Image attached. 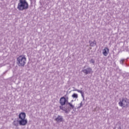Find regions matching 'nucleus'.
Returning <instances> with one entry per match:
<instances>
[{
	"mask_svg": "<svg viewBox=\"0 0 129 129\" xmlns=\"http://www.w3.org/2000/svg\"><path fill=\"white\" fill-rule=\"evenodd\" d=\"M18 122L20 125L25 126L28 123V120L26 118V113L21 112L19 115Z\"/></svg>",
	"mask_w": 129,
	"mask_h": 129,
	"instance_id": "nucleus-1",
	"label": "nucleus"
},
{
	"mask_svg": "<svg viewBox=\"0 0 129 129\" xmlns=\"http://www.w3.org/2000/svg\"><path fill=\"white\" fill-rule=\"evenodd\" d=\"M29 5L26 0H19V3L18 4L17 9L19 11H24L28 10Z\"/></svg>",
	"mask_w": 129,
	"mask_h": 129,
	"instance_id": "nucleus-2",
	"label": "nucleus"
},
{
	"mask_svg": "<svg viewBox=\"0 0 129 129\" xmlns=\"http://www.w3.org/2000/svg\"><path fill=\"white\" fill-rule=\"evenodd\" d=\"M26 62H27V58L24 55H20L17 59V63L20 67H24Z\"/></svg>",
	"mask_w": 129,
	"mask_h": 129,
	"instance_id": "nucleus-3",
	"label": "nucleus"
},
{
	"mask_svg": "<svg viewBox=\"0 0 129 129\" xmlns=\"http://www.w3.org/2000/svg\"><path fill=\"white\" fill-rule=\"evenodd\" d=\"M118 104L121 107H128L129 100L126 98H122L121 100H120Z\"/></svg>",
	"mask_w": 129,
	"mask_h": 129,
	"instance_id": "nucleus-4",
	"label": "nucleus"
},
{
	"mask_svg": "<svg viewBox=\"0 0 129 129\" xmlns=\"http://www.w3.org/2000/svg\"><path fill=\"white\" fill-rule=\"evenodd\" d=\"M82 71L84 73V74L87 75V74H90V73H91L92 69L90 67H88L86 69H84Z\"/></svg>",
	"mask_w": 129,
	"mask_h": 129,
	"instance_id": "nucleus-5",
	"label": "nucleus"
},
{
	"mask_svg": "<svg viewBox=\"0 0 129 129\" xmlns=\"http://www.w3.org/2000/svg\"><path fill=\"white\" fill-rule=\"evenodd\" d=\"M59 103L62 106L66 104V100H65L64 97L60 98V99H59Z\"/></svg>",
	"mask_w": 129,
	"mask_h": 129,
	"instance_id": "nucleus-6",
	"label": "nucleus"
},
{
	"mask_svg": "<svg viewBox=\"0 0 129 129\" xmlns=\"http://www.w3.org/2000/svg\"><path fill=\"white\" fill-rule=\"evenodd\" d=\"M108 53H109V49L107 47H105L103 50V54L104 56H107L108 55Z\"/></svg>",
	"mask_w": 129,
	"mask_h": 129,
	"instance_id": "nucleus-7",
	"label": "nucleus"
},
{
	"mask_svg": "<svg viewBox=\"0 0 129 129\" xmlns=\"http://www.w3.org/2000/svg\"><path fill=\"white\" fill-rule=\"evenodd\" d=\"M56 121H57V122H61L62 120H63V118L62 116L58 115L56 118H55Z\"/></svg>",
	"mask_w": 129,
	"mask_h": 129,
	"instance_id": "nucleus-8",
	"label": "nucleus"
},
{
	"mask_svg": "<svg viewBox=\"0 0 129 129\" xmlns=\"http://www.w3.org/2000/svg\"><path fill=\"white\" fill-rule=\"evenodd\" d=\"M89 43H90V46H91V47H94V46H95L96 44L95 40L94 41H90Z\"/></svg>",
	"mask_w": 129,
	"mask_h": 129,
	"instance_id": "nucleus-9",
	"label": "nucleus"
},
{
	"mask_svg": "<svg viewBox=\"0 0 129 129\" xmlns=\"http://www.w3.org/2000/svg\"><path fill=\"white\" fill-rule=\"evenodd\" d=\"M13 124L15 125V126H19V120H14L13 122Z\"/></svg>",
	"mask_w": 129,
	"mask_h": 129,
	"instance_id": "nucleus-10",
	"label": "nucleus"
},
{
	"mask_svg": "<svg viewBox=\"0 0 129 129\" xmlns=\"http://www.w3.org/2000/svg\"><path fill=\"white\" fill-rule=\"evenodd\" d=\"M67 104L70 107V109H74V107H75V106H74V105L72 104V103H68Z\"/></svg>",
	"mask_w": 129,
	"mask_h": 129,
	"instance_id": "nucleus-11",
	"label": "nucleus"
},
{
	"mask_svg": "<svg viewBox=\"0 0 129 129\" xmlns=\"http://www.w3.org/2000/svg\"><path fill=\"white\" fill-rule=\"evenodd\" d=\"M72 97H73V98H75V99H77V98H78V94H76V93H74L72 95Z\"/></svg>",
	"mask_w": 129,
	"mask_h": 129,
	"instance_id": "nucleus-12",
	"label": "nucleus"
},
{
	"mask_svg": "<svg viewBox=\"0 0 129 129\" xmlns=\"http://www.w3.org/2000/svg\"><path fill=\"white\" fill-rule=\"evenodd\" d=\"M75 91H77V92L80 93L81 94V96H82V95H84V92H83V91L77 89L75 90Z\"/></svg>",
	"mask_w": 129,
	"mask_h": 129,
	"instance_id": "nucleus-13",
	"label": "nucleus"
},
{
	"mask_svg": "<svg viewBox=\"0 0 129 129\" xmlns=\"http://www.w3.org/2000/svg\"><path fill=\"white\" fill-rule=\"evenodd\" d=\"M83 105V102H81V103L79 104V106L77 107V108H81Z\"/></svg>",
	"mask_w": 129,
	"mask_h": 129,
	"instance_id": "nucleus-14",
	"label": "nucleus"
},
{
	"mask_svg": "<svg viewBox=\"0 0 129 129\" xmlns=\"http://www.w3.org/2000/svg\"><path fill=\"white\" fill-rule=\"evenodd\" d=\"M90 63H92V64H94V63H95V60H94V59L93 58L91 59Z\"/></svg>",
	"mask_w": 129,
	"mask_h": 129,
	"instance_id": "nucleus-15",
	"label": "nucleus"
},
{
	"mask_svg": "<svg viewBox=\"0 0 129 129\" xmlns=\"http://www.w3.org/2000/svg\"><path fill=\"white\" fill-rule=\"evenodd\" d=\"M65 100H66V103H67V104H68V97H67V98H65Z\"/></svg>",
	"mask_w": 129,
	"mask_h": 129,
	"instance_id": "nucleus-16",
	"label": "nucleus"
},
{
	"mask_svg": "<svg viewBox=\"0 0 129 129\" xmlns=\"http://www.w3.org/2000/svg\"><path fill=\"white\" fill-rule=\"evenodd\" d=\"M123 61H124L123 59H121V60H120V64H123Z\"/></svg>",
	"mask_w": 129,
	"mask_h": 129,
	"instance_id": "nucleus-17",
	"label": "nucleus"
},
{
	"mask_svg": "<svg viewBox=\"0 0 129 129\" xmlns=\"http://www.w3.org/2000/svg\"><path fill=\"white\" fill-rule=\"evenodd\" d=\"M82 98H83V101H84V100H85L84 95H83L82 96Z\"/></svg>",
	"mask_w": 129,
	"mask_h": 129,
	"instance_id": "nucleus-18",
	"label": "nucleus"
},
{
	"mask_svg": "<svg viewBox=\"0 0 129 129\" xmlns=\"http://www.w3.org/2000/svg\"><path fill=\"white\" fill-rule=\"evenodd\" d=\"M59 108H60V109H61L62 110H63V106H60Z\"/></svg>",
	"mask_w": 129,
	"mask_h": 129,
	"instance_id": "nucleus-19",
	"label": "nucleus"
},
{
	"mask_svg": "<svg viewBox=\"0 0 129 129\" xmlns=\"http://www.w3.org/2000/svg\"><path fill=\"white\" fill-rule=\"evenodd\" d=\"M71 101H72V102H73V100H72Z\"/></svg>",
	"mask_w": 129,
	"mask_h": 129,
	"instance_id": "nucleus-20",
	"label": "nucleus"
},
{
	"mask_svg": "<svg viewBox=\"0 0 129 129\" xmlns=\"http://www.w3.org/2000/svg\"><path fill=\"white\" fill-rule=\"evenodd\" d=\"M66 112H67V110H66Z\"/></svg>",
	"mask_w": 129,
	"mask_h": 129,
	"instance_id": "nucleus-21",
	"label": "nucleus"
},
{
	"mask_svg": "<svg viewBox=\"0 0 129 129\" xmlns=\"http://www.w3.org/2000/svg\"><path fill=\"white\" fill-rule=\"evenodd\" d=\"M85 67H86V66L84 67V68H85Z\"/></svg>",
	"mask_w": 129,
	"mask_h": 129,
	"instance_id": "nucleus-22",
	"label": "nucleus"
}]
</instances>
